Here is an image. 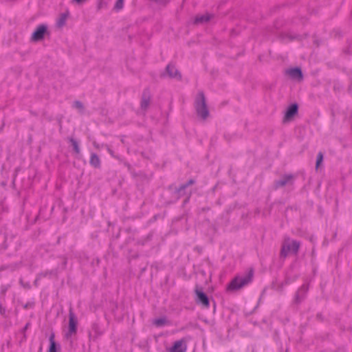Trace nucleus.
<instances>
[{
  "mask_svg": "<svg viewBox=\"0 0 352 352\" xmlns=\"http://www.w3.org/2000/svg\"><path fill=\"white\" fill-rule=\"evenodd\" d=\"M0 314L3 316L6 317V308H4L1 304H0Z\"/></svg>",
  "mask_w": 352,
  "mask_h": 352,
  "instance_id": "b1692460",
  "label": "nucleus"
},
{
  "mask_svg": "<svg viewBox=\"0 0 352 352\" xmlns=\"http://www.w3.org/2000/svg\"><path fill=\"white\" fill-rule=\"evenodd\" d=\"M186 342L187 340L185 338L176 341L170 348V352H186Z\"/></svg>",
  "mask_w": 352,
  "mask_h": 352,
  "instance_id": "423d86ee",
  "label": "nucleus"
},
{
  "mask_svg": "<svg viewBox=\"0 0 352 352\" xmlns=\"http://www.w3.org/2000/svg\"><path fill=\"white\" fill-rule=\"evenodd\" d=\"M167 323V320L164 318H158L154 320L153 324L157 327H162Z\"/></svg>",
  "mask_w": 352,
  "mask_h": 352,
  "instance_id": "a211bd4d",
  "label": "nucleus"
},
{
  "mask_svg": "<svg viewBox=\"0 0 352 352\" xmlns=\"http://www.w3.org/2000/svg\"><path fill=\"white\" fill-rule=\"evenodd\" d=\"M194 183V181L192 179H190L188 183L186 184H183L180 186L179 191H182V190L185 189L187 186L192 185Z\"/></svg>",
  "mask_w": 352,
  "mask_h": 352,
  "instance_id": "5701e85b",
  "label": "nucleus"
},
{
  "mask_svg": "<svg viewBox=\"0 0 352 352\" xmlns=\"http://www.w3.org/2000/svg\"><path fill=\"white\" fill-rule=\"evenodd\" d=\"M93 145H94V146L96 149H98V150H99V149L100 148V144H98L96 141H94V142H93Z\"/></svg>",
  "mask_w": 352,
  "mask_h": 352,
  "instance_id": "a878e982",
  "label": "nucleus"
},
{
  "mask_svg": "<svg viewBox=\"0 0 352 352\" xmlns=\"http://www.w3.org/2000/svg\"><path fill=\"white\" fill-rule=\"evenodd\" d=\"M195 109L197 113L202 119H206L209 116V111L206 104L205 96L202 91L199 92L195 100Z\"/></svg>",
  "mask_w": 352,
  "mask_h": 352,
  "instance_id": "f03ea898",
  "label": "nucleus"
},
{
  "mask_svg": "<svg viewBox=\"0 0 352 352\" xmlns=\"http://www.w3.org/2000/svg\"><path fill=\"white\" fill-rule=\"evenodd\" d=\"M298 112V105L296 104H292L287 110L284 120L286 121L291 120Z\"/></svg>",
  "mask_w": 352,
  "mask_h": 352,
  "instance_id": "9b49d317",
  "label": "nucleus"
},
{
  "mask_svg": "<svg viewBox=\"0 0 352 352\" xmlns=\"http://www.w3.org/2000/svg\"><path fill=\"white\" fill-rule=\"evenodd\" d=\"M154 1L160 3V4H165L167 2V0H153Z\"/></svg>",
  "mask_w": 352,
  "mask_h": 352,
  "instance_id": "bb28decb",
  "label": "nucleus"
},
{
  "mask_svg": "<svg viewBox=\"0 0 352 352\" xmlns=\"http://www.w3.org/2000/svg\"><path fill=\"white\" fill-rule=\"evenodd\" d=\"M73 107L78 109L80 113H82L84 111V105L80 101H75L73 104Z\"/></svg>",
  "mask_w": 352,
  "mask_h": 352,
  "instance_id": "6ab92c4d",
  "label": "nucleus"
},
{
  "mask_svg": "<svg viewBox=\"0 0 352 352\" xmlns=\"http://www.w3.org/2000/svg\"><path fill=\"white\" fill-rule=\"evenodd\" d=\"M213 17V15L208 13L198 14L195 16L194 23L197 25L207 23Z\"/></svg>",
  "mask_w": 352,
  "mask_h": 352,
  "instance_id": "9d476101",
  "label": "nucleus"
},
{
  "mask_svg": "<svg viewBox=\"0 0 352 352\" xmlns=\"http://www.w3.org/2000/svg\"><path fill=\"white\" fill-rule=\"evenodd\" d=\"M124 0H117L114 8L116 10H121L123 8Z\"/></svg>",
  "mask_w": 352,
  "mask_h": 352,
  "instance_id": "412c9836",
  "label": "nucleus"
},
{
  "mask_svg": "<svg viewBox=\"0 0 352 352\" xmlns=\"http://www.w3.org/2000/svg\"><path fill=\"white\" fill-rule=\"evenodd\" d=\"M307 291L308 286L307 285H302L296 294L294 298L295 303H300L305 298Z\"/></svg>",
  "mask_w": 352,
  "mask_h": 352,
  "instance_id": "6e6552de",
  "label": "nucleus"
},
{
  "mask_svg": "<svg viewBox=\"0 0 352 352\" xmlns=\"http://www.w3.org/2000/svg\"><path fill=\"white\" fill-rule=\"evenodd\" d=\"M300 247V243L297 241L285 238L282 244L280 251L281 256L286 257L289 253L297 254Z\"/></svg>",
  "mask_w": 352,
  "mask_h": 352,
  "instance_id": "7ed1b4c3",
  "label": "nucleus"
},
{
  "mask_svg": "<svg viewBox=\"0 0 352 352\" xmlns=\"http://www.w3.org/2000/svg\"><path fill=\"white\" fill-rule=\"evenodd\" d=\"M47 33V26L45 25H40L32 33L31 40L34 42L41 41L44 38L45 34Z\"/></svg>",
  "mask_w": 352,
  "mask_h": 352,
  "instance_id": "39448f33",
  "label": "nucleus"
},
{
  "mask_svg": "<svg viewBox=\"0 0 352 352\" xmlns=\"http://www.w3.org/2000/svg\"><path fill=\"white\" fill-rule=\"evenodd\" d=\"M105 146L107 147V151L109 152V153L112 156V157H116V155H114V152L109 147V146L107 145H105Z\"/></svg>",
  "mask_w": 352,
  "mask_h": 352,
  "instance_id": "393cba45",
  "label": "nucleus"
},
{
  "mask_svg": "<svg viewBox=\"0 0 352 352\" xmlns=\"http://www.w3.org/2000/svg\"><path fill=\"white\" fill-rule=\"evenodd\" d=\"M323 161V154L322 152H319L317 155V160L316 163V169L318 170Z\"/></svg>",
  "mask_w": 352,
  "mask_h": 352,
  "instance_id": "f3484780",
  "label": "nucleus"
},
{
  "mask_svg": "<svg viewBox=\"0 0 352 352\" xmlns=\"http://www.w3.org/2000/svg\"><path fill=\"white\" fill-rule=\"evenodd\" d=\"M66 15L65 14H62L60 16V17L59 18L58 21V26H62L65 24V21H66Z\"/></svg>",
  "mask_w": 352,
  "mask_h": 352,
  "instance_id": "4be33fe9",
  "label": "nucleus"
},
{
  "mask_svg": "<svg viewBox=\"0 0 352 352\" xmlns=\"http://www.w3.org/2000/svg\"><path fill=\"white\" fill-rule=\"evenodd\" d=\"M195 293L197 295V301L199 303H201L202 305L207 308L209 307V300L206 294H204L200 289L196 287Z\"/></svg>",
  "mask_w": 352,
  "mask_h": 352,
  "instance_id": "0eeeda50",
  "label": "nucleus"
},
{
  "mask_svg": "<svg viewBox=\"0 0 352 352\" xmlns=\"http://www.w3.org/2000/svg\"><path fill=\"white\" fill-rule=\"evenodd\" d=\"M166 72L170 78H180L181 76L178 72L177 69L173 65H168L166 69Z\"/></svg>",
  "mask_w": 352,
  "mask_h": 352,
  "instance_id": "ddd939ff",
  "label": "nucleus"
},
{
  "mask_svg": "<svg viewBox=\"0 0 352 352\" xmlns=\"http://www.w3.org/2000/svg\"><path fill=\"white\" fill-rule=\"evenodd\" d=\"M19 283L22 285V278H20L19 280Z\"/></svg>",
  "mask_w": 352,
  "mask_h": 352,
  "instance_id": "c756f323",
  "label": "nucleus"
},
{
  "mask_svg": "<svg viewBox=\"0 0 352 352\" xmlns=\"http://www.w3.org/2000/svg\"><path fill=\"white\" fill-rule=\"evenodd\" d=\"M89 163L94 168H99L100 167V157L96 153L91 154Z\"/></svg>",
  "mask_w": 352,
  "mask_h": 352,
  "instance_id": "4468645a",
  "label": "nucleus"
},
{
  "mask_svg": "<svg viewBox=\"0 0 352 352\" xmlns=\"http://www.w3.org/2000/svg\"><path fill=\"white\" fill-rule=\"evenodd\" d=\"M50 347L48 352H58V348L54 340V334L52 333L49 338Z\"/></svg>",
  "mask_w": 352,
  "mask_h": 352,
  "instance_id": "dca6fc26",
  "label": "nucleus"
},
{
  "mask_svg": "<svg viewBox=\"0 0 352 352\" xmlns=\"http://www.w3.org/2000/svg\"><path fill=\"white\" fill-rule=\"evenodd\" d=\"M150 104V97L148 95L145 93L142 96V101H141V109L144 111H146L148 107Z\"/></svg>",
  "mask_w": 352,
  "mask_h": 352,
  "instance_id": "2eb2a0df",
  "label": "nucleus"
},
{
  "mask_svg": "<svg viewBox=\"0 0 352 352\" xmlns=\"http://www.w3.org/2000/svg\"><path fill=\"white\" fill-rule=\"evenodd\" d=\"M87 0H73V1L76 2L78 4H82L87 1Z\"/></svg>",
  "mask_w": 352,
  "mask_h": 352,
  "instance_id": "cd10ccee",
  "label": "nucleus"
},
{
  "mask_svg": "<svg viewBox=\"0 0 352 352\" xmlns=\"http://www.w3.org/2000/svg\"><path fill=\"white\" fill-rule=\"evenodd\" d=\"M70 142L72 143V145L73 146V148L74 151L78 154L80 153V148L78 146V142L73 138L70 139Z\"/></svg>",
  "mask_w": 352,
  "mask_h": 352,
  "instance_id": "aec40b11",
  "label": "nucleus"
},
{
  "mask_svg": "<svg viewBox=\"0 0 352 352\" xmlns=\"http://www.w3.org/2000/svg\"><path fill=\"white\" fill-rule=\"evenodd\" d=\"M3 126H4V122L2 121V123H1V124L0 126V132L2 131Z\"/></svg>",
  "mask_w": 352,
  "mask_h": 352,
  "instance_id": "c85d7f7f",
  "label": "nucleus"
},
{
  "mask_svg": "<svg viewBox=\"0 0 352 352\" xmlns=\"http://www.w3.org/2000/svg\"><path fill=\"white\" fill-rule=\"evenodd\" d=\"M2 186H6V183L5 182H2Z\"/></svg>",
  "mask_w": 352,
  "mask_h": 352,
  "instance_id": "7c9ffc66",
  "label": "nucleus"
},
{
  "mask_svg": "<svg viewBox=\"0 0 352 352\" xmlns=\"http://www.w3.org/2000/svg\"><path fill=\"white\" fill-rule=\"evenodd\" d=\"M77 324L78 321L77 319L72 311V309H69V327H68V331L66 333V338L67 339H69L73 336H75L77 332Z\"/></svg>",
  "mask_w": 352,
  "mask_h": 352,
  "instance_id": "20e7f679",
  "label": "nucleus"
},
{
  "mask_svg": "<svg viewBox=\"0 0 352 352\" xmlns=\"http://www.w3.org/2000/svg\"><path fill=\"white\" fill-rule=\"evenodd\" d=\"M254 272L250 270L245 275L236 276L228 285L229 291L239 290L250 283L253 279Z\"/></svg>",
  "mask_w": 352,
  "mask_h": 352,
  "instance_id": "f257e3e1",
  "label": "nucleus"
},
{
  "mask_svg": "<svg viewBox=\"0 0 352 352\" xmlns=\"http://www.w3.org/2000/svg\"><path fill=\"white\" fill-rule=\"evenodd\" d=\"M286 74L294 80H301L302 79V72L300 69L298 67L287 69Z\"/></svg>",
  "mask_w": 352,
  "mask_h": 352,
  "instance_id": "1a4fd4ad",
  "label": "nucleus"
},
{
  "mask_svg": "<svg viewBox=\"0 0 352 352\" xmlns=\"http://www.w3.org/2000/svg\"><path fill=\"white\" fill-rule=\"evenodd\" d=\"M294 179V177L292 175H285L278 181L275 182V187H283L287 184H292Z\"/></svg>",
  "mask_w": 352,
  "mask_h": 352,
  "instance_id": "f8f14e48",
  "label": "nucleus"
}]
</instances>
